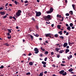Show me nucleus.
<instances>
[{"instance_id":"obj_1","label":"nucleus","mask_w":76,"mask_h":76,"mask_svg":"<svg viewBox=\"0 0 76 76\" xmlns=\"http://www.w3.org/2000/svg\"><path fill=\"white\" fill-rule=\"evenodd\" d=\"M43 18L46 21H49V20L51 19V16L50 15H48L47 16H44Z\"/></svg>"},{"instance_id":"obj_2","label":"nucleus","mask_w":76,"mask_h":76,"mask_svg":"<svg viewBox=\"0 0 76 76\" xmlns=\"http://www.w3.org/2000/svg\"><path fill=\"white\" fill-rule=\"evenodd\" d=\"M50 10L47 11L46 12V13H47L48 14L49 13H52L53 12V10H54V9L53 7H50Z\"/></svg>"},{"instance_id":"obj_3","label":"nucleus","mask_w":76,"mask_h":76,"mask_svg":"<svg viewBox=\"0 0 76 76\" xmlns=\"http://www.w3.org/2000/svg\"><path fill=\"white\" fill-rule=\"evenodd\" d=\"M35 13H36V16H40V15H41V13L40 12L35 11Z\"/></svg>"},{"instance_id":"obj_4","label":"nucleus","mask_w":76,"mask_h":76,"mask_svg":"<svg viewBox=\"0 0 76 76\" xmlns=\"http://www.w3.org/2000/svg\"><path fill=\"white\" fill-rule=\"evenodd\" d=\"M20 13H22V11H21V10H18L17 12L16 13V16H19L21 15Z\"/></svg>"},{"instance_id":"obj_5","label":"nucleus","mask_w":76,"mask_h":76,"mask_svg":"<svg viewBox=\"0 0 76 76\" xmlns=\"http://www.w3.org/2000/svg\"><path fill=\"white\" fill-rule=\"evenodd\" d=\"M34 51H35V54H38L39 53V50L37 48H35L34 50Z\"/></svg>"},{"instance_id":"obj_6","label":"nucleus","mask_w":76,"mask_h":76,"mask_svg":"<svg viewBox=\"0 0 76 76\" xmlns=\"http://www.w3.org/2000/svg\"><path fill=\"white\" fill-rule=\"evenodd\" d=\"M42 63L43 64H44L43 65V67H46V64H47V63L45 62L42 61Z\"/></svg>"},{"instance_id":"obj_7","label":"nucleus","mask_w":76,"mask_h":76,"mask_svg":"<svg viewBox=\"0 0 76 76\" xmlns=\"http://www.w3.org/2000/svg\"><path fill=\"white\" fill-rule=\"evenodd\" d=\"M64 72V70H62L59 72V73L60 75H62L63 73Z\"/></svg>"},{"instance_id":"obj_8","label":"nucleus","mask_w":76,"mask_h":76,"mask_svg":"<svg viewBox=\"0 0 76 76\" xmlns=\"http://www.w3.org/2000/svg\"><path fill=\"white\" fill-rule=\"evenodd\" d=\"M67 45H68V44H67V43L65 42L64 43L63 45L64 47H67Z\"/></svg>"},{"instance_id":"obj_9","label":"nucleus","mask_w":76,"mask_h":76,"mask_svg":"<svg viewBox=\"0 0 76 76\" xmlns=\"http://www.w3.org/2000/svg\"><path fill=\"white\" fill-rule=\"evenodd\" d=\"M51 34L49 33V34H46L45 35V36L46 37H48L50 36V35Z\"/></svg>"},{"instance_id":"obj_10","label":"nucleus","mask_w":76,"mask_h":76,"mask_svg":"<svg viewBox=\"0 0 76 76\" xmlns=\"http://www.w3.org/2000/svg\"><path fill=\"white\" fill-rule=\"evenodd\" d=\"M72 6L74 9L75 10H76V8L75 7V4H73L72 5Z\"/></svg>"},{"instance_id":"obj_11","label":"nucleus","mask_w":76,"mask_h":76,"mask_svg":"<svg viewBox=\"0 0 76 76\" xmlns=\"http://www.w3.org/2000/svg\"><path fill=\"white\" fill-rule=\"evenodd\" d=\"M49 37L50 38H53V35L50 34L49 35Z\"/></svg>"},{"instance_id":"obj_12","label":"nucleus","mask_w":76,"mask_h":76,"mask_svg":"<svg viewBox=\"0 0 76 76\" xmlns=\"http://www.w3.org/2000/svg\"><path fill=\"white\" fill-rule=\"evenodd\" d=\"M5 12H1V15H5Z\"/></svg>"},{"instance_id":"obj_13","label":"nucleus","mask_w":76,"mask_h":76,"mask_svg":"<svg viewBox=\"0 0 76 76\" xmlns=\"http://www.w3.org/2000/svg\"><path fill=\"white\" fill-rule=\"evenodd\" d=\"M57 18H61V15H59L57 14Z\"/></svg>"},{"instance_id":"obj_14","label":"nucleus","mask_w":76,"mask_h":76,"mask_svg":"<svg viewBox=\"0 0 76 76\" xmlns=\"http://www.w3.org/2000/svg\"><path fill=\"white\" fill-rule=\"evenodd\" d=\"M4 45L7 46V47H8V46H10V45L8 43H5Z\"/></svg>"},{"instance_id":"obj_15","label":"nucleus","mask_w":76,"mask_h":76,"mask_svg":"<svg viewBox=\"0 0 76 76\" xmlns=\"http://www.w3.org/2000/svg\"><path fill=\"white\" fill-rule=\"evenodd\" d=\"M66 28L67 30H68V31H70V29H71V28L70 27V26H69L67 28Z\"/></svg>"},{"instance_id":"obj_16","label":"nucleus","mask_w":76,"mask_h":76,"mask_svg":"<svg viewBox=\"0 0 76 76\" xmlns=\"http://www.w3.org/2000/svg\"><path fill=\"white\" fill-rule=\"evenodd\" d=\"M67 75V72H65L62 74V76H66Z\"/></svg>"},{"instance_id":"obj_17","label":"nucleus","mask_w":76,"mask_h":76,"mask_svg":"<svg viewBox=\"0 0 76 76\" xmlns=\"http://www.w3.org/2000/svg\"><path fill=\"white\" fill-rule=\"evenodd\" d=\"M69 50L68 49H66V51H65V53H66V54H67V53H68V52H69Z\"/></svg>"},{"instance_id":"obj_18","label":"nucleus","mask_w":76,"mask_h":76,"mask_svg":"<svg viewBox=\"0 0 76 76\" xmlns=\"http://www.w3.org/2000/svg\"><path fill=\"white\" fill-rule=\"evenodd\" d=\"M73 70V69L72 68H71L70 69L68 70L69 72H72Z\"/></svg>"},{"instance_id":"obj_19","label":"nucleus","mask_w":76,"mask_h":76,"mask_svg":"<svg viewBox=\"0 0 76 76\" xmlns=\"http://www.w3.org/2000/svg\"><path fill=\"white\" fill-rule=\"evenodd\" d=\"M62 31H60L58 32V34H60V35H61L63 34V33H62Z\"/></svg>"},{"instance_id":"obj_20","label":"nucleus","mask_w":76,"mask_h":76,"mask_svg":"<svg viewBox=\"0 0 76 76\" xmlns=\"http://www.w3.org/2000/svg\"><path fill=\"white\" fill-rule=\"evenodd\" d=\"M59 49H60V48H56V52H57V53H58V50H59Z\"/></svg>"},{"instance_id":"obj_21","label":"nucleus","mask_w":76,"mask_h":76,"mask_svg":"<svg viewBox=\"0 0 76 76\" xmlns=\"http://www.w3.org/2000/svg\"><path fill=\"white\" fill-rule=\"evenodd\" d=\"M64 51L63 50H60L59 51V53H63V52H64Z\"/></svg>"},{"instance_id":"obj_22","label":"nucleus","mask_w":76,"mask_h":76,"mask_svg":"<svg viewBox=\"0 0 76 76\" xmlns=\"http://www.w3.org/2000/svg\"><path fill=\"white\" fill-rule=\"evenodd\" d=\"M29 64L30 66H32V65H33V63H32V62H30L29 63Z\"/></svg>"},{"instance_id":"obj_23","label":"nucleus","mask_w":76,"mask_h":76,"mask_svg":"<svg viewBox=\"0 0 76 76\" xmlns=\"http://www.w3.org/2000/svg\"><path fill=\"white\" fill-rule=\"evenodd\" d=\"M33 34H34V36H35L36 37H39V35L37 34H34V33Z\"/></svg>"},{"instance_id":"obj_24","label":"nucleus","mask_w":76,"mask_h":76,"mask_svg":"<svg viewBox=\"0 0 76 76\" xmlns=\"http://www.w3.org/2000/svg\"><path fill=\"white\" fill-rule=\"evenodd\" d=\"M57 28L59 29H60V28H61V26H60V25H58L57 26Z\"/></svg>"},{"instance_id":"obj_25","label":"nucleus","mask_w":76,"mask_h":76,"mask_svg":"<svg viewBox=\"0 0 76 76\" xmlns=\"http://www.w3.org/2000/svg\"><path fill=\"white\" fill-rule=\"evenodd\" d=\"M60 38H61V39H64V37L63 36H61L59 37Z\"/></svg>"},{"instance_id":"obj_26","label":"nucleus","mask_w":76,"mask_h":76,"mask_svg":"<svg viewBox=\"0 0 76 76\" xmlns=\"http://www.w3.org/2000/svg\"><path fill=\"white\" fill-rule=\"evenodd\" d=\"M69 25L71 27H72V26H73V23H71L69 24Z\"/></svg>"},{"instance_id":"obj_27","label":"nucleus","mask_w":76,"mask_h":76,"mask_svg":"<svg viewBox=\"0 0 76 76\" xmlns=\"http://www.w3.org/2000/svg\"><path fill=\"white\" fill-rule=\"evenodd\" d=\"M69 13L72 15H73V11H70L69 12Z\"/></svg>"},{"instance_id":"obj_28","label":"nucleus","mask_w":76,"mask_h":76,"mask_svg":"<svg viewBox=\"0 0 76 76\" xmlns=\"http://www.w3.org/2000/svg\"><path fill=\"white\" fill-rule=\"evenodd\" d=\"M11 38H12L11 35H10V37L9 36L7 37V38L8 39H11Z\"/></svg>"},{"instance_id":"obj_29","label":"nucleus","mask_w":76,"mask_h":76,"mask_svg":"<svg viewBox=\"0 0 76 76\" xmlns=\"http://www.w3.org/2000/svg\"><path fill=\"white\" fill-rule=\"evenodd\" d=\"M54 37H55L57 38V37H58V34H55L54 35Z\"/></svg>"},{"instance_id":"obj_30","label":"nucleus","mask_w":76,"mask_h":76,"mask_svg":"<svg viewBox=\"0 0 76 76\" xmlns=\"http://www.w3.org/2000/svg\"><path fill=\"white\" fill-rule=\"evenodd\" d=\"M4 67L3 66L1 65V66L0 67V69H3L4 68Z\"/></svg>"},{"instance_id":"obj_31","label":"nucleus","mask_w":76,"mask_h":76,"mask_svg":"<svg viewBox=\"0 0 76 76\" xmlns=\"http://www.w3.org/2000/svg\"><path fill=\"white\" fill-rule=\"evenodd\" d=\"M45 54H48V51H46L45 53Z\"/></svg>"},{"instance_id":"obj_32","label":"nucleus","mask_w":76,"mask_h":76,"mask_svg":"<svg viewBox=\"0 0 76 76\" xmlns=\"http://www.w3.org/2000/svg\"><path fill=\"white\" fill-rule=\"evenodd\" d=\"M8 30L9 33H11L12 32V31L10 29H8Z\"/></svg>"},{"instance_id":"obj_33","label":"nucleus","mask_w":76,"mask_h":76,"mask_svg":"<svg viewBox=\"0 0 76 76\" xmlns=\"http://www.w3.org/2000/svg\"><path fill=\"white\" fill-rule=\"evenodd\" d=\"M43 76V74L42 73H40V74L39 75V76Z\"/></svg>"},{"instance_id":"obj_34","label":"nucleus","mask_w":76,"mask_h":76,"mask_svg":"<svg viewBox=\"0 0 76 76\" xmlns=\"http://www.w3.org/2000/svg\"><path fill=\"white\" fill-rule=\"evenodd\" d=\"M65 15L66 16H69V13H67Z\"/></svg>"},{"instance_id":"obj_35","label":"nucleus","mask_w":76,"mask_h":76,"mask_svg":"<svg viewBox=\"0 0 76 76\" xmlns=\"http://www.w3.org/2000/svg\"><path fill=\"white\" fill-rule=\"evenodd\" d=\"M14 3H15V4H16V5H17V4H18V2H17V1H15L14 2Z\"/></svg>"},{"instance_id":"obj_36","label":"nucleus","mask_w":76,"mask_h":76,"mask_svg":"<svg viewBox=\"0 0 76 76\" xmlns=\"http://www.w3.org/2000/svg\"><path fill=\"white\" fill-rule=\"evenodd\" d=\"M5 10H9V11H10H10H11V9H10V8H9V9H5Z\"/></svg>"},{"instance_id":"obj_37","label":"nucleus","mask_w":76,"mask_h":76,"mask_svg":"<svg viewBox=\"0 0 76 76\" xmlns=\"http://www.w3.org/2000/svg\"><path fill=\"white\" fill-rule=\"evenodd\" d=\"M7 17V15H5L3 17V19H5V18H6Z\"/></svg>"},{"instance_id":"obj_38","label":"nucleus","mask_w":76,"mask_h":76,"mask_svg":"<svg viewBox=\"0 0 76 76\" xmlns=\"http://www.w3.org/2000/svg\"><path fill=\"white\" fill-rule=\"evenodd\" d=\"M61 66H66V65L65 64H61Z\"/></svg>"},{"instance_id":"obj_39","label":"nucleus","mask_w":76,"mask_h":76,"mask_svg":"<svg viewBox=\"0 0 76 76\" xmlns=\"http://www.w3.org/2000/svg\"><path fill=\"white\" fill-rule=\"evenodd\" d=\"M47 57H46L45 58L44 60L45 61H47Z\"/></svg>"},{"instance_id":"obj_40","label":"nucleus","mask_w":76,"mask_h":76,"mask_svg":"<svg viewBox=\"0 0 76 76\" xmlns=\"http://www.w3.org/2000/svg\"><path fill=\"white\" fill-rule=\"evenodd\" d=\"M12 18H13V17H12V16H11L9 17V19H12Z\"/></svg>"},{"instance_id":"obj_41","label":"nucleus","mask_w":76,"mask_h":76,"mask_svg":"<svg viewBox=\"0 0 76 76\" xmlns=\"http://www.w3.org/2000/svg\"><path fill=\"white\" fill-rule=\"evenodd\" d=\"M26 75H30V72H28V73H26Z\"/></svg>"},{"instance_id":"obj_42","label":"nucleus","mask_w":76,"mask_h":76,"mask_svg":"<svg viewBox=\"0 0 76 76\" xmlns=\"http://www.w3.org/2000/svg\"><path fill=\"white\" fill-rule=\"evenodd\" d=\"M7 36H10V33H7Z\"/></svg>"},{"instance_id":"obj_43","label":"nucleus","mask_w":76,"mask_h":76,"mask_svg":"<svg viewBox=\"0 0 76 76\" xmlns=\"http://www.w3.org/2000/svg\"><path fill=\"white\" fill-rule=\"evenodd\" d=\"M12 18H13V19H15V20H16V18H15V16H13L12 17Z\"/></svg>"},{"instance_id":"obj_44","label":"nucleus","mask_w":76,"mask_h":76,"mask_svg":"<svg viewBox=\"0 0 76 76\" xmlns=\"http://www.w3.org/2000/svg\"><path fill=\"white\" fill-rule=\"evenodd\" d=\"M36 29H39L38 26H36Z\"/></svg>"},{"instance_id":"obj_45","label":"nucleus","mask_w":76,"mask_h":76,"mask_svg":"<svg viewBox=\"0 0 76 76\" xmlns=\"http://www.w3.org/2000/svg\"><path fill=\"white\" fill-rule=\"evenodd\" d=\"M32 20H34V21H35V19L34 18H32Z\"/></svg>"},{"instance_id":"obj_46","label":"nucleus","mask_w":76,"mask_h":76,"mask_svg":"<svg viewBox=\"0 0 76 76\" xmlns=\"http://www.w3.org/2000/svg\"><path fill=\"white\" fill-rule=\"evenodd\" d=\"M57 56L58 57V58H59V57H60V55H57Z\"/></svg>"},{"instance_id":"obj_47","label":"nucleus","mask_w":76,"mask_h":76,"mask_svg":"<svg viewBox=\"0 0 76 76\" xmlns=\"http://www.w3.org/2000/svg\"><path fill=\"white\" fill-rule=\"evenodd\" d=\"M24 2H25V3H28V1H27V0H26V1H24Z\"/></svg>"},{"instance_id":"obj_48","label":"nucleus","mask_w":76,"mask_h":76,"mask_svg":"<svg viewBox=\"0 0 76 76\" xmlns=\"http://www.w3.org/2000/svg\"><path fill=\"white\" fill-rule=\"evenodd\" d=\"M69 57L71 58H72V55H70L69 56Z\"/></svg>"},{"instance_id":"obj_49","label":"nucleus","mask_w":76,"mask_h":76,"mask_svg":"<svg viewBox=\"0 0 76 76\" xmlns=\"http://www.w3.org/2000/svg\"><path fill=\"white\" fill-rule=\"evenodd\" d=\"M67 58H68V60H70V58H70V57H69V56H67Z\"/></svg>"},{"instance_id":"obj_50","label":"nucleus","mask_w":76,"mask_h":76,"mask_svg":"<svg viewBox=\"0 0 76 76\" xmlns=\"http://www.w3.org/2000/svg\"><path fill=\"white\" fill-rule=\"evenodd\" d=\"M51 55H53L54 54V53L53 52H52L51 53Z\"/></svg>"},{"instance_id":"obj_51","label":"nucleus","mask_w":76,"mask_h":76,"mask_svg":"<svg viewBox=\"0 0 76 76\" xmlns=\"http://www.w3.org/2000/svg\"><path fill=\"white\" fill-rule=\"evenodd\" d=\"M69 33L68 32H67L66 33V35H69Z\"/></svg>"},{"instance_id":"obj_52","label":"nucleus","mask_w":76,"mask_h":76,"mask_svg":"<svg viewBox=\"0 0 76 76\" xmlns=\"http://www.w3.org/2000/svg\"><path fill=\"white\" fill-rule=\"evenodd\" d=\"M50 22H46V23H47V24H50Z\"/></svg>"},{"instance_id":"obj_53","label":"nucleus","mask_w":76,"mask_h":76,"mask_svg":"<svg viewBox=\"0 0 76 76\" xmlns=\"http://www.w3.org/2000/svg\"><path fill=\"white\" fill-rule=\"evenodd\" d=\"M44 73L45 74H47V71H45L44 72Z\"/></svg>"},{"instance_id":"obj_54","label":"nucleus","mask_w":76,"mask_h":76,"mask_svg":"<svg viewBox=\"0 0 76 76\" xmlns=\"http://www.w3.org/2000/svg\"><path fill=\"white\" fill-rule=\"evenodd\" d=\"M52 66L53 67H56V65H55L54 64H53L52 65Z\"/></svg>"},{"instance_id":"obj_55","label":"nucleus","mask_w":76,"mask_h":76,"mask_svg":"<svg viewBox=\"0 0 76 76\" xmlns=\"http://www.w3.org/2000/svg\"><path fill=\"white\" fill-rule=\"evenodd\" d=\"M30 37L31 38H32V39H33V36H32V35H30Z\"/></svg>"},{"instance_id":"obj_56","label":"nucleus","mask_w":76,"mask_h":76,"mask_svg":"<svg viewBox=\"0 0 76 76\" xmlns=\"http://www.w3.org/2000/svg\"><path fill=\"white\" fill-rule=\"evenodd\" d=\"M75 44V43L74 42L71 43H70V45H72V44Z\"/></svg>"},{"instance_id":"obj_57","label":"nucleus","mask_w":76,"mask_h":76,"mask_svg":"<svg viewBox=\"0 0 76 76\" xmlns=\"http://www.w3.org/2000/svg\"><path fill=\"white\" fill-rule=\"evenodd\" d=\"M72 29H75V27H74L73 26H72Z\"/></svg>"},{"instance_id":"obj_58","label":"nucleus","mask_w":76,"mask_h":76,"mask_svg":"<svg viewBox=\"0 0 76 76\" xmlns=\"http://www.w3.org/2000/svg\"><path fill=\"white\" fill-rule=\"evenodd\" d=\"M66 48L67 49L69 48V46H67L66 47Z\"/></svg>"},{"instance_id":"obj_59","label":"nucleus","mask_w":76,"mask_h":76,"mask_svg":"<svg viewBox=\"0 0 76 76\" xmlns=\"http://www.w3.org/2000/svg\"><path fill=\"white\" fill-rule=\"evenodd\" d=\"M31 55H32V53H29L28 54V56H31Z\"/></svg>"},{"instance_id":"obj_60","label":"nucleus","mask_w":76,"mask_h":76,"mask_svg":"<svg viewBox=\"0 0 76 76\" xmlns=\"http://www.w3.org/2000/svg\"><path fill=\"white\" fill-rule=\"evenodd\" d=\"M40 57H42V54L40 53Z\"/></svg>"},{"instance_id":"obj_61","label":"nucleus","mask_w":76,"mask_h":76,"mask_svg":"<svg viewBox=\"0 0 76 76\" xmlns=\"http://www.w3.org/2000/svg\"><path fill=\"white\" fill-rule=\"evenodd\" d=\"M54 24H52L51 25V26L52 27H54Z\"/></svg>"},{"instance_id":"obj_62","label":"nucleus","mask_w":76,"mask_h":76,"mask_svg":"<svg viewBox=\"0 0 76 76\" xmlns=\"http://www.w3.org/2000/svg\"><path fill=\"white\" fill-rule=\"evenodd\" d=\"M62 63H66V61H62Z\"/></svg>"},{"instance_id":"obj_63","label":"nucleus","mask_w":76,"mask_h":76,"mask_svg":"<svg viewBox=\"0 0 76 76\" xmlns=\"http://www.w3.org/2000/svg\"><path fill=\"white\" fill-rule=\"evenodd\" d=\"M2 9H3V8H2V7H1L0 8V10H2Z\"/></svg>"},{"instance_id":"obj_64","label":"nucleus","mask_w":76,"mask_h":76,"mask_svg":"<svg viewBox=\"0 0 76 76\" xmlns=\"http://www.w3.org/2000/svg\"><path fill=\"white\" fill-rule=\"evenodd\" d=\"M9 6H12V4H9Z\"/></svg>"}]
</instances>
